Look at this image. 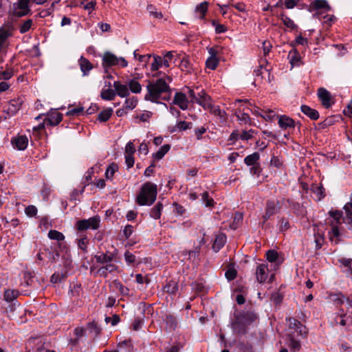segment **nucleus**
Wrapping results in <instances>:
<instances>
[{
    "instance_id": "obj_1",
    "label": "nucleus",
    "mask_w": 352,
    "mask_h": 352,
    "mask_svg": "<svg viewBox=\"0 0 352 352\" xmlns=\"http://www.w3.org/2000/svg\"><path fill=\"white\" fill-rule=\"evenodd\" d=\"M146 89L147 94L144 96L146 100L158 103L160 100H168L170 98L171 89L168 83L163 78L156 80H149Z\"/></svg>"
},
{
    "instance_id": "obj_2",
    "label": "nucleus",
    "mask_w": 352,
    "mask_h": 352,
    "mask_svg": "<svg viewBox=\"0 0 352 352\" xmlns=\"http://www.w3.org/2000/svg\"><path fill=\"white\" fill-rule=\"evenodd\" d=\"M257 319L256 314L252 311H243L236 314L232 322V327L236 333L245 334L247 327Z\"/></svg>"
},
{
    "instance_id": "obj_3",
    "label": "nucleus",
    "mask_w": 352,
    "mask_h": 352,
    "mask_svg": "<svg viewBox=\"0 0 352 352\" xmlns=\"http://www.w3.org/2000/svg\"><path fill=\"white\" fill-rule=\"evenodd\" d=\"M157 186L151 182L145 183L137 197V202L140 206L153 204L157 197Z\"/></svg>"
},
{
    "instance_id": "obj_4",
    "label": "nucleus",
    "mask_w": 352,
    "mask_h": 352,
    "mask_svg": "<svg viewBox=\"0 0 352 352\" xmlns=\"http://www.w3.org/2000/svg\"><path fill=\"white\" fill-rule=\"evenodd\" d=\"M174 52H167L164 58L160 56L153 55L154 60L151 64L152 71H157L162 65L166 67H169V62L174 58Z\"/></svg>"
},
{
    "instance_id": "obj_5",
    "label": "nucleus",
    "mask_w": 352,
    "mask_h": 352,
    "mask_svg": "<svg viewBox=\"0 0 352 352\" xmlns=\"http://www.w3.org/2000/svg\"><path fill=\"white\" fill-rule=\"evenodd\" d=\"M100 217L95 216L88 219L80 220L77 222V228L78 230H85L87 229L96 230L100 225Z\"/></svg>"
},
{
    "instance_id": "obj_6",
    "label": "nucleus",
    "mask_w": 352,
    "mask_h": 352,
    "mask_svg": "<svg viewBox=\"0 0 352 352\" xmlns=\"http://www.w3.org/2000/svg\"><path fill=\"white\" fill-rule=\"evenodd\" d=\"M318 96L325 108L328 109L331 106L333 99L331 94L327 89L324 88H319L318 90Z\"/></svg>"
},
{
    "instance_id": "obj_7",
    "label": "nucleus",
    "mask_w": 352,
    "mask_h": 352,
    "mask_svg": "<svg viewBox=\"0 0 352 352\" xmlns=\"http://www.w3.org/2000/svg\"><path fill=\"white\" fill-rule=\"evenodd\" d=\"M279 210L278 202L274 201H268L266 204L265 212L263 216L264 222L266 221L270 217L276 214Z\"/></svg>"
},
{
    "instance_id": "obj_8",
    "label": "nucleus",
    "mask_w": 352,
    "mask_h": 352,
    "mask_svg": "<svg viewBox=\"0 0 352 352\" xmlns=\"http://www.w3.org/2000/svg\"><path fill=\"white\" fill-rule=\"evenodd\" d=\"M210 56L206 61V67L210 69H215L219 63V59L217 58V51L213 47L208 49Z\"/></svg>"
},
{
    "instance_id": "obj_9",
    "label": "nucleus",
    "mask_w": 352,
    "mask_h": 352,
    "mask_svg": "<svg viewBox=\"0 0 352 352\" xmlns=\"http://www.w3.org/2000/svg\"><path fill=\"white\" fill-rule=\"evenodd\" d=\"M193 102L198 103L205 109L209 108L211 106L210 98L204 90L197 92L196 100H193Z\"/></svg>"
},
{
    "instance_id": "obj_10",
    "label": "nucleus",
    "mask_w": 352,
    "mask_h": 352,
    "mask_svg": "<svg viewBox=\"0 0 352 352\" xmlns=\"http://www.w3.org/2000/svg\"><path fill=\"white\" fill-rule=\"evenodd\" d=\"M63 118V114L57 111H52L47 114L45 118V124L49 126H56Z\"/></svg>"
},
{
    "instance_id": "obj_11",
    "label": "nucleus",
    "mask_w": 352,
    "mask_h": 352,
    "mask_svg": "<svg viewBox=\"0 0 352 352\" xmlns=\"http://www.w3.org/2000/svg\"><path fill=\"white\" fill-rule=\"evenodd\" d=\"M289 322V328L291 331L294 330L295 329H299V334L300 336H305L307 334V329L302 325L300 322L294 318H289L288 320Z\"/></svg>"
},
{
    "instance_id": "obj_12",
    "label": "nucleus",
    "mask_w": 352,
    "mask_h": 352,
    "mask_svg": "<svg viewBox=\"0 0 352 352\" xmlns=\"http://www.w3.org/2000/svg\"><path fill=\"white\" fill-rule=\"evenodd\" d=\"M175 104L178 105L182 110L188 108V100L186 95L182 92L175 94L173 102Z\"/></svg>"
},
{
    "instance_id": "obj_13",
    "label": "nucleus",
    "mask_w": 352,
    "mask_h": 352,
    "mask_svg": "<svg viewBox=\"0 0 352 352\" xmlns=\"http://www.w3.org/2000/svg\"><path fill=\"white\" fill-rule=\"evenodd\" d=\"M267 265L266 264H260L256 268V279L258 282L262 283H264L267 278Z\"/></svg>"
},
{
    "instance_id": "obj_14",
    "label": "nucleus",
    "mask_w": 352,
    "mask_h": 352,
    "mask_svg": "<svg viewBox=\"0 0 352 352\" xmlns=\"http://www.w3.org/2000/svg\"><path fill=\"white\" fill-rule=\"evenodd\" d=\"M23 100L20 98L11 100L7 107V112L11 115L15 114L20 109Z\"/></svg>"
},
{
    "instance_id": "obj_15",
    "label": "nucleus",
    "mask_w": 352,
    "mask_h": 352,
    "mask_svg": "<svg viewBox=\"0 0 352 352\" xmlns=\"http://www.w3.org/2000/svg\"><path fill=\"white\" fill-rule=\"evenodd\" d=\"M113 87L116 94L122 98L126 97L129 95V90L127 85L121 84L120 81H115L113 82Z\"/></svg>"
},
{
    "instance_id": "obj_16",
    "label": "nucleus",
    "mask_w": 352,
    "mask_h": 352,
    "mask_svg": "<svg viewBox=\"0 0 352 352\" xmlns=\"http://www.w3.org/2000/svg\"><path fill=\"white\" fill-rule=\"evenodd\" d=\"M278 125L283 129L294 128L295 122L293 119L287 116H280L278 119Z\"/></svg>"
},
{
    "instance_id": "obj_17",
    "label": "nucleus",
    "mask_w": 352,
    "mask_h": 352,
    "mask_svg": "<svg viewBox=\"0 0 352 352\" xmlns=\"http://www.w3.org/2000/svg\"><path fill=\"white\" fill-rule=\"evenodd\" d=\"M310 9L311 10L324 9L326 11H329L330 10L331 8L326 0H314L310 4Z\"/></svg>"
},
{
    "instance_id": "obj_18",
    "label": "nucleus",
    "mask_w": 352,
    "mask_h": 352,
    "mask_svg": "<svg viewBox=\"0 0 352 352\" xmlns=\"http://www.w3.org/2000/svg\"><path fill=\"white\" fill-rule=\"evenodd\" d=\"M12 143L19 150H24L28 146V139L25 135H21L13 139Z\"/></svg>"
},
{
    "instance_id": "obj_19",
    "label": "nucleus",
    "mask_w": 352,
    "mask_h": 352,
    "mask_svg": "<svg viewBox=\"0 0 352 352\" xmlns=\"http://www.w3.org/2000/svg\"><path fill=\"white\" fill-rule=\"evenodd\" d=\"M302 112L307 116L310 119L316 120L319 118V113L318 111L311 109L307 105H302L301 107Z\"/></svg>"
},
{
    "instance_id": "obj_20",
    "label": "nucleus",
    "mask_w": 352,
    "mask_h": 352,
    "mask_svg": "<svg viewBox=\"0 0 352 352\" xmlns=\"http://www.w3.org/2000/svg\"><path fill=\"white\" fill-rule=\"evenodd\" d=\"M102 60L104 64L107 66L116 65L119 63V58L110 52H106L104 54Z\"/></svg>"
},
{
    "instance_id": "obj_21",
    "label": "nucleus",
    "mask_w": 352,
    "mask_h": 352,
    "mask_svg": "<svg viewBox=\"0 0 352 352\" xmlns=\"http://www.w3.org/2000/svg\"><path fill=\"white\" fill-rule=\"evenodd\" d=\"M311 192L315 195V199L320 201L324 196V188L321 184H314L311 188Z\"/></svg>"
},
{
    "instance_id": "obj_22",
    "label": "nucleus",
    "mask_w": 352,
    "mask_h": 352,
    "mask_svg": "<svg viewBox=\"0 0 352 352\" xmlns=\"http://www.w3.org/2000/svg\"><path fill=\"white\" fill-rule=\"evenodd\" d=\"M288 337L290 341L289 347L294 351H299L301 348V344L300 341L295 340V332L290 331L288 334Z\"/></svg>"
},
{
    "instance_id": "obj_23",
    "label": "nucleus",
    "mask_w": 352,
    "mask_h": 352,
    "mask_svg": "<svg viewBox=\"0 0 352 352\" xmlns=\"http://www.w3.org/2000/svg\"><path fill=\"white\" fill-rule=\"evenodd\" d=\"M226 236L225 234H219L216 236L212 248L215 252H218L225 244Z\"/></svg>"
},
{
    "instance_id": "obj_24",
    "label": "nucleus",
    "mask_w": 352,
    "mask_h": 352,
    "mask_svg": "<svg viewBox=\"0 0 352 352\" xmlns=\"http://www.w3.org/2000/svg\"><path fill=\"white\" fill-rule=\"evenodd\" d=\"M87 327L89 333L94 334V337L98 336L100 333L101 328L96 320H92L87 323Z\"/></svg>"
},
{
    "instance_id": "obj_25",
    "label": "nucleus",
    "mask_w": 352,
    "mask_h": 352,
    "mask_svg": "<svg viewBox=\"0 0 352 352\" xmlns=\"http://www.w3.org/2000/svg\"><path fill=\"white\" fill-rule=\"evenodd\" d=\"M331 230L329 232V239L332 242H335L337 244L339 241L340 232L338 226L333 223H331Z\"/></svg>"
},
{
    "instance_id": "obj_26",
    "label": "nucleus",
    "mask_w": 352,
    "mask_h": 352,
    "mask_svg": "<svg viewBox=\"0 0 352 352\" xmlns=\"http://www.w3.org/2000/svg\"><path fill=\"white\" fill-rule=\"evenodd\" d=\"M111 286L113 287L114 289L119 291V292L122 295H128L129 292V289L124 287L118 280H114L111 284Z\"/></svg>"
},
{
    "instance_id": "obj_27",
    "label": "nucleus",
    "mask_w": 352,
    "mask_h": 352,
    "mask_svg": "<svg viewBox=\"0 0 352 352\" xmlns=\"http://www.w3.org/2000/svg\"><path fill=\"white\" fill-rule=\"evenodd\" d=\"M80 69L84 75H86L88 72L92 69L91 63L85 58L81 57L79 60Z\"/></svg>"
},
{
    "instance_id": "obj_28",
    "label": "nucleus",
    "mask_w": 352,
    "mask_h": 352,
    "mask_svg": "<svg viewBox=\"0 0 352 352\" xmlns=\"http://www.w3.org/2000/svg\"><path fill=\"white\" fill-rule=\"evenodd\" d=\"M260 155L258 153L255 152L251 155H248L244 159V162L248 166H253L258 164V161L259 160Z\"/></svg>"
},
{
    "instance_id": "obj_29",
    "label": "nucleus",
    "mask_w": 352,
    "mask_h": 352,
    "mask_svg": "<svg viewBox=\"0 0 352 352\" xmlns=\"http://www.w3.org/2000/svg\"><path fill=\"white\" fill-rule=\"evenodd\" d=\"M192 126V124L191 122H186L185 121L179 122L176 126H175L172 129H170V132L173 133L177 131H185L188 129H191Z\"/></svg>"
},
{
    "instance_id": "obj_30",
    "label": "nucleus",
    "mask_w": 352,
    "mask_h": 352,
    "mask_svg": "<svg viewBox=\"0 0 352 352\" xmlns=\"http://www.w3.org/2000/svg\"><path fill=\"white\" fill-rule=\"evenodd\" d=\"M178 290L177 283L174 280H170L164 287V291L170 294H175Z\"/></svg>"
},
{
    "instance_id": "obj_31",
    "label": "nucleus",
    "mask_w": 352,
    "mask_h": 352,
    "mask_svg": "<svg viewBox=\"0 0 352 352\" xmlns=\"http://www.w3.org/2000/svg\"><path fill=\"white\" fill-rule=\"evenodd\" d=\"M170 146L169 144L163 145L160 150L153 154V157L156 160H161L166 153L170 150Z\"/></svg>"
},
{
    "instance_id": "obj_32",
    "label": "nucleus",
    "mask_w": 352,
    "mask_h": 352,
    "mask_svg": "<svg viewBox=\"0 0 352 352\" xmlns=\"http://www.w3.org/2000/svg\"><path fill=\"white\" fill-rule=\"evenodd\" d=\"M116 94L112 89H104L101 91L100 96L103 100H112L114 99Z\"/></svg>"
},
{
    "instance_id": "obj_33",
    "label": "nucleus",
    "mask_w": 352,
    "mask_h": 352,
    "mask_svg": "<svg viewBox=\"0 0 352 352\" xmlns=\"http://www.w3.org/2000/svg\"><path fill=\"white\" fill-rule=\"evenodd\" d=\"M128 85H129V89L133 93L139 94L141 92L142 86L135 79L129 80L128 82Z\"/></svg>"
},
{
    "instance_id": "obj_34",
    "label": "nucleus",
    "mask_w": 352,
    "mask_h": 352,
    "mask_svg": "<svg viewBox=\"0 0 352 352\" xmlns=\"http://www.w3.org/2000/svg\"><path fill=\"white\" fill-rule=\"evenodd\" d=\"M95 258L98 263H110L113 258V254H102L100 255H96Z\"/></svg>"
},
{
    "instance_id": "obj_35",
    "label": "nucleus",
    "mask_w": 352,
    "mask_h": 352,
    "mask_svg": "<svg viewBox=\"0 0 352 352\" xmlns=\"http://www.w3.org/2000/svg\"><path fill=\"white\" fill-rule=\"evenodd\" d=\"M112 113L113 109L111 108L106 109L100 113L98 116V120L100 122H106L111 116Z\"/></svg>"
},
{
    "instance_id": "obj_36",
    "label": "nucleus",
    "mask_w": 352,
    "mask_h": 352,
    "mask_svg": "<svg viewBox=\"0 0 352 352\" xmlns=\"http://www.w3.org/2000/svg\"><path fill=\"white\" fill-rule=\"evenodd\" d=\"M280 18L283 21V24L287 28H289L293 30L297 28L294 22L289 17L286 16L284 13L280 14Z\"/></svg>"
},
{
    "instance_id": "obj_37",
    "label": "nucleus",
    "mask_w": 352,
    "mask_h": 352,
    "mask_svg": "<svg viewBox=\"0 0 352 352\" xmlns=\"http://www.w3.org/2000/svg\"><path fill=\"white\" fill-rule=\"evenodd\" d=\"M19 292L17 290L8 289L4 292V299L8 302H11L17 298Z\"/></svg>"
},
{
    "instance_id": "obj_38",
    "label": "nucleus",
    "mask_w": 352,
    "mask_h": 352,
    "mask_svg": "<svg viewBox=\"0 0 352 352\" xmlns=\"http://www.w3.org/2000/svg\"><path fill=\"white\" fill-rule=\"evenodd\" d=\"M162 208V204L158 202L157 205L151 210V217L155 219H160L161 216V210Z\"/></svg>"
},
{
    "instance_id": "obj_39",
    "label": "nucleus",
    "mask_w": 352,
    "mask_h": 352,
    "mask_svg": "<svg viewBox=\"0 0 352 352\" xmlns=\"http://www.w3.org/2000/svg\"><path fill=\"white\" fill-rule=\"evenodd\" d=\"M29 0H19L17 3L13 4V8L30 12L31 10L29 8Z\"/></svg>"
},
{
    "instance_id": "obj_40",
    "label": "nucleus",
    "mask_w": 352,
    "mask_h": 352,
    "mask_svg": "<svg viewBox=\"0 0 352 352\" xmlns=\"http://www.w3.org/2000/svg\"><path fill=\"white\" fill-rule=\"evenodd\" d=\"M48 237L50 239L56 241H63L65 239V236L63 233L55 230H51L49 231Z\"/></svg>"
},
{
    "instance_id": "obj_41",
    "label": "nucleus",
    "mask_w": 352,
    "mask_h": 352,
    "mask_svg": "<svg viewBox=\"0 0 352 352\" xmlns=\"http://www.w3.org/2000/svg\"><path fill=\"white\" fill-rule=\"evenodd\" d=\"M138 104V100L135 97H132L131 98H127L125 100L124 107L126 110H132Z\"/></svg>"
},
{
    "instance_id": "obj_42",
    "label": "nucleus",
    "mask_w": 352,
    "mask_h": 352,
    "mask_svg": "<svg viewBox=\"0 0 352 352\" xmlns=\"http://www.w3.org/2000/svg\"><path fill=\"white\" fill-rule=\"evenodd\" d=\"M146 10L148 12L150 15L153 16L155 18L162 19L163 17L162 13L161 12H157L155 7L152 4H149L147 6Z\"/></svg>"
},
{
    "instance_id": "obj_43",
    "label": "nucleus",
    "mask_w": 352,
    "mask_h": 352,
    "mask_svg": "<svg viewBox=\"0 0 352 352\" xmlns=\"http://www.w3.org/2000/svg\"><path fill=\"white\" fill-rule=\"evenodd\" d=\"M118 169L117 164L113 163L109 166L105 172V176L107 179H111Z\"/></svg>"
},
{
    "instance_id": "obj_44",
    "label": "nucleus",
    "mask_w": 352,
    "mask_h": 352,
    "mask_svg": "<svg viewBox=\"0 0 352 352\" xmlns=\"http://www.w3.org/2000/svg\"><path fill=\"white\" fill-rule=\"evenodd\" d=\"M170 329H175L177 324L176 318L172 315H167L164 319Z\"/></svg>"
},
{
    "instance_id": "obj_45",
    "label": "nucleus",
    "mask_w": 352,
    "mask_h": 352,
    "mask_svg": "<svg viewBox=\"0 0 352 352\" xmlns=\"http://www.w3.org/2000/svg\"><path fill=\"white\" fill-rule=\"evenodd\" d=\"M208 3L207 1H204L197 6L196 11L201 14V16H200L201 19H203L204 17L205 14L208 10Z\"/></svg>"
},
{
    "instance_id": "obj_46",
    "label": "nucleus",
    "mask_w": 352,
    "mask_h": 352,
    "mask_svg": "<svg viewBox=\"0 0 352 352\" xmlns=\"http://www.w3.org/2000/svg\"><path fill=\"white\" fill-rule=\"evenodd\" d=\"M201 200L202 202L207 207H211L214 204V200L212 198L209 197L208 192H204L201 194Z\"/></svg>"
},
{
    "instance_id": "obj_47",
    "label": "nucleus",
    "mask_w": 352,
    "mask_h": 352,
    "mask_svg": "<svg viewBox=\"0 0 352 352\" xmlns=\"http://www.w3.org/2000/svg\"><path fill=\"white\" fill-rule=\"evenodd\" d=\"M32 25V20L28 19L23 22L19 27V31L21 34H24L30 30Z\"/></svg>"
},
{
    "instance_id": "obj_48",
    "label": "nucleus",
    "mask_w": 352,
    "mask_h": 352,
    "mask_svg": "<svg viewBox=\"0 0 352 352\" xmlns=\"http://www.w3.org/2000/svg\"><path fill=\"white\" fill-rule=\"evenodd\" d=\"M343 208L345 211L349 223H352V204L350 202L346 203Z\"/></svg>"
},
{
    "instance_id": "obj_49",
    "label": "nucleus",
    "mask_w": 352,
    "mask_h": 352,
    "mask_svg": "<svg viewBox=\"0 0 352 352\" xmlns=\"http://www.w3.org/2000/svg\"><path fill=\"white\" fill-rule=\"evenodd\" d=\"M329 214L336 221V224H340L342 217V212L340 210L330 211Z\"/></svg>"
},
{
    "instance_id": "obj_50",
    "label": "nucleus",
    "mask_w": 352,
    "mask_h": 352,
    "mask_svg": "<svg viewBox=\"0 0 352 352\" xmlns=\"http://www.w3.org/2000/svg\"><path fill=\"white\" fill-rule=\"evenodd\" d=\"M235 115L239 121L244 123H248L250 120L249 115L246 113H241V111H236Z\"/></svg>"
},
{
    "instance_id": "obj_51",
    "label": "nucleus",
    "mask_w": 352,
    "mask_h": 352,
    "mask_svg": "<svg viewBox=\"0 0 352 352\" xmlns=\"http://www.w3.org/2000/svg\"><path fill=\"white\" fill-rule=\"evenodd\" d=\"M267 259L268 261L273 263L275 262L278 258V253L275 250H268L266 253Z\"/></svg>"
},
{
    "instance_id": "obj_52",
    "label": "nucleus",
    "mask_w": 352,
    "mask_h": 352,
    "mask_svg": "<svg viewBox=\"0 0 352 352\" xmlns=\"http://www.w3.org/2000/svg\"><path fill=\"white\" fill-rule=\"evenodd\" d=\"M236 270L234 268H229L226 274H225V276L226 277V278L228 280H234L236 276Z\"/></svg>"
},
{
    "instance_id": "obj_53",
    "label": "nucleus",
    "mask_w": 352,
    "mask_h": 352,
    "mask_svg": "<svg viewBox=\"0 0 352 352\" xmlns=\"http://www.w3.org/2000/svg\"><path fill=\"white\" fill-rule=\"evenodd\" d=\"M135 152V148L131 142L126 144L125 147V155H133Z\"/></svg>"
},
{
    "instance_id": "obj_54",
    "label": "nucleus",
    "mask_w": 352,
    "mask_h": 352,
    "mask_svg": "<svg viewBox=\"0 0 352 352\" xmlns=\"http://www.w3.org/2000/svg\"><path fill=\"white\" fill-rule=\"evenodd\" d=\"M25 214L29 217H34L37 213V208L34 206H28L25 210Z\"/></svg>"
},
{
    "instance_id": "obj_55",
    "label": "nucleus",
    "mask_w": 352,
    "mask_h": 352,
    "mask_svg": "<svg viewBox=\"0 0 352 352\" xmlns=\"http://www.w3.org/2000/svg\"><path fill=\"white\" fill-rule=\"evenodd\" d=\"M12 76H13L12 71L8 69L4 72H0V80H1V79L9 80L12 78Z\"/></svg>"
},
{
    "instance_id": "obj_56",
    "label": "nucleus",
    "mask_w": 352,
    "mask_h": 352,
    "mask_svg": "<svg viewBox=\"0 0 352 352\" xmlns=\"http://www.w3.org/2000/svg\"><path fill=\"white\" fill-rule=\"evenodd\" d=\"M243 214L241 213H236L234 218V221L232 223V228L236 229L237 226L242 221Z\"/></svg>"
},
{
    "instance_id": "obj_57",
    "label": "nucleus",
    "mask_w": 352,
    "mask_h": 352,
    "mask_svg": "<svg viewBox=\"0 0 352 352\" xmlns=\"http://www.w3.org/2000/svg\"><path fill=\"white\" fill-rule=\"evenodd\" d=\"M212 25L215 26V32L217 34L223 33L227 30V28L224 25L216 24L214 21H212Z\"/></svg>"
},
{
    "instance_id": "obj_58",
    "label": "nucleus",
    "mask_w": 352,
    "mask_h": 352,
    "mask_svg": "<svg viewBox=\"0 0 352 352\" xmlns=\"http://www.w3.org/2000/svg\"><path fill=\"white\" fill-rule=\"evenodd\" d=\"M13 15L16 17H22L23 16H25L28 14L30 12V11H25L23 10H19L18 8H13Z\"/></svg>"
},
{
    "instance_id": "obj_59",
    "label": "nucleus",
    "mask_w": 352,
    "mask_h": 352,
    "mask_svg": "<svg viewBox=\"0 0 352 352\" xmlns=\"http://www.w3.org/2000/svg\"><path fill=\"white\" fill-rule=\"evenodd\" d=\"M315 236V243H316V248L317 250H319L321 248L324 239L322 236L320 234H314Z\"/></svg>"
},
{
    "instance_id": "obj_60",
    "label": "nucleus",
    "mask_w": 352,
    "mask_h": 352,
    "mask_svg": "<svg viewBox=\"0 0 352 352\" xmlns=\"http://www.w3.org/2000/svg\"><path fill=\"white\" fill-rule=\"evenodd\" d=\"M87 239L86 237L81 238L78 241V248L85 252L87 250Z\"/></svg>"
},
{
    "instance_id": "obj_61",
    "label": "nucleus",
    "mask_w": 352,
    "mask_h": 352,
    "mask_svg": "<svg viewBox=\"0 0 352 352\" xmlns=\"http://www.w3.org/2000/svg\"><path fill=\"white\" fill-rule=\"evenodd\" d=\"M133 232V227L131 225L126 226L123 230L124 235L126 239H129L130 237V236L132 234Z\"/></svg>"
},
{
    "instance_id": "obj_62",
    "label": "nucleus",
    "mask_w": 352,
    "mask_h": 352,
    "mask_svg": "<svg viewBox=\"0 0 352 352\" xmlns=\"http://www.w3.org/2000/svg\"><path fill=\"white\" fill-rule=\"evenodd\" d=\"M124 258L128 263H133L135 261V256L129 251L125 252Z\"/></svg>"
},
{
    "instance_id": "obj_63",
    "label": "nucleus",
    "mask_w": 352,
    "mask_h": 352,
    "mask_svg": "<svg viewBox=\"0 0 352 352\" xmlns=\"http://www.w3.org/2000/svg\"><path fill=\"white\" fill-rule=\"evenodd\" d=\"M82 111H83V107L74 108V109H72V110L67 111V116H76V115H78V114L82 113Z\"/></svg>"
},
{
    "instance_id": "obj_64",
    "label": "nucleus",
    "mask_w": 352,
    "mask_h": 352,
    "mask_svg": "<svg viewBox=\"0 0 352 352\" xmlns=\"http://www.w3.org/2000/svg\"><path fill=\"white\" fill-rule=\"evenodd\" d=\"M273 113L274 111H272V109H267V111H265V114L261 115V116L265 119L266 120H272L275 116V114Z\"/></svg>"
}]
</instances>
